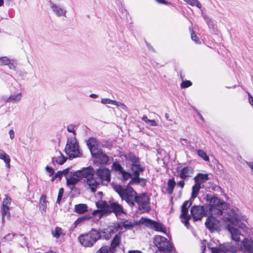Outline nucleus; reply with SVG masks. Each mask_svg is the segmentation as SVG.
Returning <instances> with one entry per match:
<instances>
[{"instance_id": "f257e3e1", "label": "nucleus", "mask_w": 253, "mask_h": 253, "mask_svg": "<svg viewBox=\"0 0 253 253\" xmlns=\"http://www.w3.org/2000/svg\"><path fill=\"white\" fill-rule=\"evenodd\" d=\"M206 201L208 205L195 206L191 210V214L194 220H201L204 215H221L222 211L227 209L226 203L211 194H207Z\"/></svg>"}, {"instance_id": "f03ea898", "label": "nucleus", "mask_w": 253, "mask_h": 253, "mask_svg": "<svg viewBox=\"0 0 253 253\" xmlns=\"http://www.w3.org/2000/svg\"><path fill=\"white\" fill-rule=\"evenodd\" d=\"M115 191L120 195L123 200H125L129 205H134L135 199L137 195L136 192L131 187L126 188L119 185L114 186Z\"/></svg>"}, {"instance_id": "7ed1b4c3", "label": "nucleus", "mask_w": 253, "mask_h": 253, "mask_svg": "<svg viewBox=\"0 0 253 253\" xmlns=\"http://www.w3.org/2000/svg\"><path fill=\"white\" fill-rule=\"evenodd\" d=\"M100 237L101 234L100 232L92 229L88 233L80 236L78 240L83 246L90 247L92 246Z\"/></svg>"}, {"instance_id": "20e7f679", "label": "nucleus", "mask_w": 253, "mask_h": 253, "mask_svg": "<svg viewBox=\"0 0 253 253\" xmlns=\"http://www.w3.org/2000/svg\"><path fill=\"white\" fill-rule=\"evenodd\" d=\"M154 243L161 251L175 253L172 246L169 240L164 237L160 235L156 236L154 238Z\"/></svg>"}, {"instance_id": "39448f33", "label": "nucleus", "mask_w": 253, "mask_h": 253, "mask_svg": "<svg viewBox=\"0 0 253 253\" xmlns=\"http://www.w3.org/2000/svg\"><path fill=\"white\" fill-rule=\"evenodd\" d=\"M65 152L70 158L80 157L81 153L79 149V145L75 137L68 138L66 145Z\"/></svg>"}, {"instance_id": "423d86ee", "label": "nucleus", "mask_w": 253, "mask_h": 253, "mask_svg": "<svg viewBox=\"0 0 253 253\" xmlns=\"http://www.w3.org/2000/svg\"><path fill=\"white\" fill-rule=\"evenodd\" d=\"M135 202L137 204L138 210L141 212L148 211L150 209L149 199L145 194H142L136 196Z\"/></svg>"}, {"instance_id": "0eeeda50", "label": "nucleus", "mask_w": 253, "mask_h": 253, "mask_svg": "<svg viewBox=\"0 0 253 253\" xmlns=\"http://www.w3.org/2000/svg\"><path fill=\"white\" fill-rule=\"evenodd\" d=\"M212 253H236L237 248L230 243L219 244L218 247L212 248Z\"/></svg>"}, {"instance_id": "6e6552de", "label": "nucleus", "mask_w": 253, "mask_h": 253, "mask_svg": "<svg viewBox=\"0 0 253 253\" xmlns=\"http://www.w3.org/2000/svg\"><path fill=\"white\" fill-rule=\"evenodd\" d=\"M140 222L151 229L165 233V229L163 225L149 218L142 217L140 220Z\"/></svg>"}, {"instance_id": "1a4fd4ad", "label": "nucleus", "mask_w": 253, "mask_h": 253, "mask_svg": "<svg viewBox=\"0 0 253 253\" xmlns=\"http://www.w3.org/2000/svg\"><path fill=\"white\" fill-rule=\"evenodd\" d=\"M126 159L131 163V169L132 172L140 170L144 171L143 168L140 167L138 158L132 153H128L126 155Z\"/></svg>"}, {"instance_id": "9d476101", "label": "nucleus", "mask_w": 253, "mask_h": 253, "mask_svg": "<svg viewBox=\"0 0 253 253\" xmlns=\"http://www.w3.org/2000/svg\"><path fill=\"white\" fill-rule=\"evenodd\" d=\"M79 174L80 173L78 170L74 172H68L66 174L67 184L71 189H72L74 186L81 180V176Z\"/></svg>"}, {"instance_id": "9b49d317", "label": "nucleus", "mask_w": 253, "mask_h": 253, "mask_svg": "<svg viewBox=\"0 0 253 253\" xmlns=\"http://www.w3.org/2000/svg\"><path fill=\"white\" fill-rule=\"evenodd\" d=\"M97 207L99 209V210L94 211L92 214L94 215L98 214V217L100 218L102 215L105 213H108L109 211V205L107 203L103 201H97L96 202Z\"/></svg>"}, {"instance_id": "f8f14e48", "label": "nucleus", "mask_w": 253, "mask_h": 253, "mask_svg": "<svg viewBox=\"0 0 253 253\" xmlns=\"http://www.w3.org/2000/svg\"><path fill=\"white\" fill-rule=\"evenodd\" d=\"M220 215H209L207 221L205 222L206 227L211 232L217 230L218 228L219 221L215 218Z\"/></svg>"}, {"instance_id": "ddd939ff", "label": "nucleus", "mask_w": 253, "mask_h": 253, "mask_svg": "<svg viewBox=\"0 0 253 253\" xmlns=\"http://www.w3.org/2000/svg\"><path fill=\"white\" fill-rule=\"evenodd\" d=\"M50 6L53 13L58 17H65L66 10L60 5L56 4L53 2H50Z\"/></svg>"}, {"instance_id": "4468645a", "label": "nucleus", "mask_w": 253, "mask_h": 253, "mask_svg": "<svg viewBox=\"0 0 253 253\" xmlns=\"http://www.w3.org/2000/svg\"><path fill=\"white\" fill-rule=\"evenodd\" d=\"M96 174L101 180L110 181V171L106 168H101L96 170Z\"/></svg>"}, {"instance_id": "2eb2a0df", "label": "nucleus", "mask_w": 253, "mask_h": 253, "mask_svg": "<svg viewBox=\"0 0 253 253\" xmlns=\"http://www.w3.org/2000/svg\"><path fill=\"white\" fill-rule=\"evenodd\" d=\"M78 171L80 173L79 175L81 176V180L83 178H85V180L90 178L94 176L95 173L94 169L90 167L84 168L82 169L78 170Z\"/></svg>"}, {"instance_id": "dca6fc26", "label": "nucleus", "mask_w": 253, "mask_h": 253, "mask_svg": "<svg viewBox=\"0 0 253 253\" xmlns=\"http://www.w3.org/2000/svg\"><path fill=\"white\" fill-rule=\"evenodd\" d=\"M85 183L86 186L92 192H94L96 191L97 187L99 186L100 181L97 179L93 176L90 178L85 180Z\"/></svg>"}, {"instance_id": "f3484780", "label": "nucleus", "mask_w": 253, "mask_h": 253, "mask_svg": "<svg viewBox=\"0 0 253 253\" xmlns=\"http://www.w3.org/2000/svg\"><path fill=\"white\" fill-rule=\"evenodd\" d=\"M143 171L137 170L133 171V174L134 176L131 178V180L129 182L128 184L132 185L133 184H139L141 186H144L146 184V180L144 178H139L140 172Z\"/></svg>"}, {"instance_id": "a211bd4d", "label": "nucleus", "mask_w": 253, "mask_h": 253, "mask_svg": "<svg viewBox=\"0 0 253 253\" xmlns=\"http://www.w3.org/2000/svg\"><path fill=\"white\" fill-rule=\"evenodd\" d=\"M241 249L249 253H253V240L245 238L242 242Z\"/></svg>"}, {"instance_id": "6ab92c4d", "label": "nucleus", "mask_w": 253, "mask_h": 253, "mask_svg": "<svg viewBox=\"0 0 253 253\" xmlns=\"http://www.w3.org/2000/svg\"><path fill=\"white\" fill-rule=\"evenodd\" d=\"M86 144L92 154H95L99 150L98 149V141L93 138H90L86 141Z\"/></svg>"}, {"instance_id": "aec40b11", "label": "nucleus", "mask_w": 253, "mask_h": 253, "mask_svg": "<svg viewBox=\"0 0 253 253\" xmlns=\"http://www.w3.org/2000/svg\"><path fill=\"white\" fill-rule=\"evenodd\" d=\"M193 173V169L191 167H186L178 172V175L182 179L192 176Z\"/></svg>"}, {"instance_id": "412c9836", "label": "nucleus", "mask_w": 253, "mask_h": 253, "mask_svg": "<svg viewBox=\"0 0 253 253\" xmlns=\"http://www.w3.org/2000/svg\"><path fill=\"white\" fill-rule=\"evenodd\" d=\"M109 211L108 212L112 211L115 213L116 216H118L124 213V210L122 206L116 202H113L109 205Z\"/></svg>"}, {"instance_id": "4be33fe9", "label": "nucleus", "mask_w": 253, "mask_h": 253, "mask_svg": "<svg viewBox=\"0 0 253 253\" xmlns=\"http://www.w3.org/2000/svg\"><path fill=\"white\" fill-rule=\"evenodd\" d=\"M227 228L231 234L232 239L235 241H239L241 235L239 230L231 225H228Z\"/></svg>"}, {"instance_id": "5701e85b", "label": "nucleus", "mask_w": 253, "mask_h": 253, "mask_svg": "<svg viewBox=\"0 0 253 253\" xmlns=\"http://www.w3.org/2000/svg\"><path fill=\"white\" fill-rule=\"evenodd\" d=\"M191 203L188 201H185L182 206L181 208V217L186 220L185 224L188 223V221L189 219V217L188 216V209L190 206Z\"/></svg>"}, {"instance_id": "b1692460", "label": "nucleus", "mask_w": 253, "mask_h": 253, "mask_svg": "<svg viewBox=\"0 0 253 253\" xmlns=\"http://www.w3.org/2000/svg\"><path fill=\"white\" fill-rule=\"evenodd\" d=\"M52 159L53 164L56 163L59 165H63L66 162L67 158L65 157L61 152L56 151L54 156Z\"/></svg>"}, {"instance_id": "393cba45", "label": "nucleus", "mask_w": 253, "mask_h": 253, "mask_svg": "<svg viewBox=\"0 0 253 253\" xmlns=\"http://www.w3.org/2000/svg\"><path fill=\"white\" fill-rule=\"evenodd\" d=\"M92 156L98 159L100 163L103 164H107L109 160L108 156L100 150H98L96 154H93Z\"/></svg>"}, {"instance_id": "a878e982", "label": "nucleus", "mask_w": 253, "mask_h": 253, "mask_svg": "<svg viewBox=\"0 0 253 253\" xmlns=\"http://www.w3.org/2000/svg\"><path fill=\"white\" fill-rule=\"evenodd\" d=\"M121 242V235L120 234L116 235L112 241L109 250L111 252H113L117 247H118Z\"/></svg>"}, {"instance_id": "bb28decb", "label": "nucleus", "mask_w": 253, "mask_h": 253, "mask_svg": "<svg viewBox=\"0 0 253 253\" xmlns=\"http://www.w3.org/2000/svg\"><path fill=\"white\" fill-rule=\"evenodd\" d=\"M0 65H7L10 69L14 70L15 69V66L13 63H12L9 59L6 57H2L0 58Z\"/></svg>"}, {"instance_id": "cd10ccee", "label": "nucleus", "mask_w": 253, "mask_h": 253, "mask_svg": "<svg viewBox=\"0 0 253 253\" xmlns=\"http://www.w3.org/2000/svg\"><path fill=\"white\" fill-rule=\"evenodd\" d=\"M1 215H2V219L1 222L2 224H4L5 222V218L6 217L7 219L9 220L10 218V213L9 212V207H1Z\"/></svg>"}, {"instance_id": "c85d7f7f", "label": "nucleus", "mask_w": 253, "mask_h": 253, "mask_svg": "<svg viewBox=\"0 0 253 253\" xmlns=\"http://www.w3.org/2000/svg\"><path fill=\"white\" fill-rule=\"evenodd\" d=\"M208 179V175L203 173H199L194 178L195 183L199 184V185H201V184L207 181Z\"/></svg>"}, {"instance_id": "c756f323", "label": "nucleus", "mask_w": 253, "mask_h": 253, "mask_svg": "<svg viewBox=\"0 0 253 253\" xmlns=\"http://www.w3.org/2000/svg\"><path fill=\"white\" fill-rule=\"evenodd\" d=\"M75 210L76 212L83 214L87 211V207L85 204H80L75 206Z\"/></svg>"}, {"instance_id": "7c9ffc66", "label": "nucleus", "mask_w": 253, "mask_h": 253, "mask_svg": "<svg viewBox=\"0 0 253 253\" xmlns=\"http://www.w3.org/2000/svg\"><path fill=\"white\" fill-rule=\"evenodd\" d=\"M22 98V94L21 93H18L16 94L11 95L10 96L8 99L7 101L16 103L19 101Z\"/></svg>"}, {"instance_id": "2f4dec72", "label": "nucleus", "mask_w": 253, "mask_h": 253, "mask_svg": "<svg viewBox=\"0 0 253 253\" xmlns=\"http://www.w3.org/2000/svg\"><path fill=\"white\" fill-rule=\"evenodd\" d=\"M175 182L174 178L169 179L168 182L167 191L169 194H171L173 192V189L175 185Z\"/></svg>"}, {"instance_id": "473e14b6", "label": "nucleus", "mask_w": 253, "mask_h": 253, "mask_svg": "<svg viewBox=\"0 0 253 253\" xmlns=\"http://www.w3.org/2000/svg\"><path fill=\"white\" fill-rule=\"evenodd\" d=\"M201 188V185L199 184H195L192 187V192L191 194V198L193 199L197 197L199 194V190Z\"/></svg>"}, {"instance_id": "72a5a7b5", "label": "nucleus", "mask_w": 253, "mask_h": 253, "mask_svg": "<svg viewBox=\"0 0 253 253\" xmlns=\"http://www.w3.org/2000/svg\"><path fill=\"white\" fill-rule=\"evenodd\" d=\"M46 208V201L45 196L42 195L40 200V209L42 211L45 212Z\"/></svg>"}, {"instance_id": "f704fd0d", "label": "nucleus", "mask_w": 253, "mask_h": 253, "mask_svg": "<svg viewBox=\"0 0 253 253\" xmlns=\"http://www.w3.org/2000/svg\"><path fill=\"white\" fill-rule=\"evenodd\" d=\"M11 199L9 198L8 196L5 195V198L3 199L1 207H9V206L11 205Z\"/></svg>"}, {"instance_id": "c9c22d12", "label": "nucleus", "mask_w": 253, "mask_h": 253, "mask_svg": "<svg viewBox=\"0 0 253 253\" xmlns=\"http://www.w3.org/2000/svg\"><path fill=\"white\" fill-rule=\"evenodd\" d=\"M187 4L191 6H196L198 8H201V5L198 0H184Z\"/></svg>"}, {"instance_id": "e433bc0d", "label": "nucleus", "mask_w": 253, "mask_h": 253, "mask_svg": "<svg viewBox=\"0 0 253 253\" xmlns=\"http://www.w3.org/2000/svg\"><path fill=\"white\" fill-rule=\"evenodd\" d=\"M197 152V154L201 158H202L204 160L206 161H209V159L208 156L207 155L206 153L202 150H196Z\"/></svg>"}, {"instance_id": "4c0bfd02", "label": "nucleus", "mask_w": 253, "mask_h": 253, "mask_svg": "<svg viewBox=\"0 0 253 253\" xmlns=\"http://www.w3.org/2000/svg\"><path fill=\"white\" fill-rule=\"evenodd\" d=\"M68 171L69 169H66L63 171H59L55 174V177H57V178H58L60 179L63 175L66 176Z\"/></svg>"}, {"instance_id": "58836bf2", "label": "nucleus", "mask_w": 253, "mask_h": 253, "mask_svg": "<svg viewBox=\"0 0 253 253\" xmlns=\"http://www.w3.org/2000/svg\"><path fill=\"white\" fill-rule=\"evenodd\" d=\"M112 168L116 171H119L121 173L124 170L121 165L118 163H114L113 164Z\"/></svg>"}, {"instance_id": "ea45409f", "label": "nucleus", "mask_w": 253, "mask_h": 253, "mask_svg": "<svg viewBox=\"0 0 253 253\" xmlns=\"http://www.w3.org/2000/svg\"><path fill=\"white\" fill-rule=\"evenodd\" d=\"M189 30L191 31V39L196 43H198L199 42V38L196 36L195 33L193 31L191 27L189 28Z\"/></svg>"}, {"instance_id": "a19ab883", "label": "nucleus", "mask_w": 253, "mask_h": 253, "mask_svg": "<svg viewBox=\"0 0 253 253\" xmlns=\"http://www.w3.org/2000/svg\"><path fill=\"white\" fill-rule=\"evenodd\" d=\"M62 230L61 228L56 227L54 231L52 232L53 237L56 238H58L60 237V235L62 234Z\"/></svg>"}, {"instance_id": "79ce46f5", "label": "nucleus", "mask_w": 253, "mask_h": 253, "mask_svg": "<svg viewBox=\"0 0 253 253\" xmlns=\"http://www.w3.org/2000/svg\"><path fill=\"white\" fill-rule=\"evenodd\" d=\"M101 103L103 104H110L114 105L116 104V101L110 99L109 98H102L101 99Z\"/></svg>"}, {"instance_id": "37998d69", "label": "nucleus", "mask_w": 253, "mask_h": 253, "mask_svg": "<svg viewBox=\"0 0 253 253\" xmlns=\"http://www.w3.org/2000/svg\"><path fill=\"white\" fill-rule=\"evenodd\" d=\"M8 155H7L4 151L0 149V159L5 161L7 158H9Z\"/></svg>"}, {"instance_id": "c03bdc74", "label": "nucleus", "mask_w": 253, "mask_h": 253, "mask_svg": "<svg viewBox=\"0 0 253 253\" xmlns=\"http://www.w3.org/2000/svg\"><path fill=\"white\" fill-rule=\"evenodd\" d=\"M122 175L124 181L127 180L128 179L131 177L130 173L124 170L122 173Z\"/></svg>"}, {"instance_id": "a18cd8bd", "label": "nucleus", "mask_w": 253, "mask_h": 253, "mask_svg": "<svg viewBox=\"0 0 253 253\" xmlns=\"http://www.w3.org/2000/svg\"><path fill=\"white\" fill-rule=\"evenodd\" d=\"M63 192H64V190L62 188H60L59 190L57 199V203H58V204H60V202L61 198L63 195Z\"/></svg>"}, {"instance_id": "49530a36", "label": "nucleus", "mask_w": 253, "mask_h": 253, "mask_svg": "<svg viewBox=\"0 0 253 253\" xmlns=\"http://www.w3.org/2000/svg\"><path fill=\"white\" fill-rule=\"evenodd\" d=\"M192 84L191 82L190 81H186L183 82L181 84V87L182 88H186L191 86Z\"/></svg>"}, {"instance_id": "de8ad7c7", "label": "nucleus", "mask_w": 253, "mask_h": 253, "mask_svg": "<svg viewBox=\"0 0 253 253\" xmlns=\"http://www.w3.org/2000/svg\"><path fill=\"white\" fill-rule=\"evenodd\" d=\"M115 105L117 106L120 109H122L124 110H126L127 109V107L125 104L116 101V104H115Z\"/></svg>"}, {"instance_id": "09e8293b", "label": "nucleus", "mask_w": 253, "mask_h": 253, "mask_svg": "<svg viewBox=\"0 0 253 253\" xmlns=\"http://www.w3.org/2000/svg\"><path fill=\"white\" fill-rule=\"evenodd\" d=\"M227 220L233 224H236L238 223L237 217L236 216H234L233 217H229L227 218Z\"/></svg>"}, {"instance_id": "8fccbe9b", "label": "nucleus", "mask_w": 253, "mask_h": 253, "mask_svg": "<svg viewBox=\"0 0 253 253\" xmlns=\"http://www.w3.org/2000/svg\"><path fill=\"white\" fill-rule=\"evenodd\" d=\"M45 169L46 171L48 172L49 176H51L54 174V170L51 167H50L47 166H46Z\"/></svg>"}, {"instance_id": "3c124183", "label": "nucleus", "mask_w": 253, "mask_h": 253, "mask_svg": "<svg viewBox=\"0 0 253 253\" xmlns=\"http://www.w3.org/2000/svg\"><path fill=\"white\" fill-rule=\"evenodd\" d=\"M75 126L71 125L68 126L67 130L70 132H73L75 134Z\"/></svg>"}, {"instance_id": "603ef678", "label": "nucleus", "mask_w": 253, "mask_h": 253, "mask_svg": "<svg viewBox=\"0 0 253 253\" xmlns=\"http://www.w3.org/2000/svg\"><path fill=\"white\" fill-rule=\"evenodd\" d=\"M96 253H108V249L107 247H102Z\"/></svg>"}, {"instance_id": "864d4df0", "label": "nucleus", "mask_w": 253, "mask_h": 253, "mask_svg": "<svg viewBox=\"0 0 253 253\" xmlns=\"http://www.w3.org/2000/svg\"><path fill=\"white\" fill-rule=\"evenodd\" d=\"M151 126H157V124L154 120H149L148 122L146 123Z\"/></svg>"}, {"instance_id": "5fc2aeb1", "label": "nucleus", "mask_w": 253, "mask_h": 253, "mask_svg": "<svg viewBox=\"0 0 253 253\" xmlns=\"http://www.w3.org/2000/svg\"><path fill=\"white\" fill-rule=\"evenodd\" d=\"M90 218V216L85 215V216H83L82 217H80L78 218V219L79 220L80 222H81L83 221L89 219Z\"/></svg>"}, {"instance_id": "6e6d98bb", "label": "nucleus", "mask_w": 253, "mask_h": 253, "mask_svg": "<svg viewBox=\"0 0 253 253\" xmlns=\"http://www.w3.org/2000/svg\"><path fill=\"white\" fill-rule=\"evenodd\" d=\"M184 180L185 179H182L181 180H180V181H179L178 183H177V185L179 186V187H181V188H183L184 186Z\"/></svg>"}, {"instance_id": "4d7b16f0", "label": "nucleus", "mask_w": 253, "mask_h": 253, "mask_svg": "<svg viewBox=\"0 0 253 253\" xmlns=\"http://www.w3.org/2000/svg\"><path fill=\"white\" fill-rule=\"evenodd\" d=\"M4 162L5 163L7 168L8 169L10 168V157L7 158V159Z\"/></svg>"}, {"instance_id": "13d9d810", "label": "nucleus", "mask_w": 253, "mask_h": 253, "mask_svg": "<svg viewBox=\"0 0 253 253\" xmlns=\"http://www.w3.org/2000/svg\"><path fill=\"white\" fill-rule=\"evenodd\" d=\"M9 137H10V139H13L15 136L14 131L12 129L10 130L9 131Z\"/></svg>"}, {"instance_id": "bf43d9fd", "label": "nucleus", "mask_w": 253, "mask_h": 253, "mask_svg": "<svg viewBox=\"0 0 253 253\" xmlns=\"http://www.w3.org/2000/svg\"><path fill=\"white\" fill-rule=\"evenodd\" d=\"M249 102L251 105L253 106V97L250 93H249Z\"/></svg>"}, {"instance_id": "052dcab7", "label": "nucleus", "mask_w": 253, "mask_h": 253, "mask_svg": "<svg viewBox=\"0 0 253 253\" xmlns=\"http://www.w3.org/2000/svg\"><path fill=\"white\" fill-rule=\"evenodd\" d=\"M155 0L159 3L165 4H167L168 3V2L166 1L165 0Z\"/></svg>"}, {"instance_id": "680f3d73", "label": "nucleus", "mask_w": 253, "mask_h": 253, "mask_svg": "<svg viewBox=\"0 0 253 253\" xmlns=\"http://www.w3.org/2000/svg\"><path fill=\"white\" fill-rule=\"evenodd\" d=\"M205 20L207 22V23L210 25V23L211 22V24H212L213 23V21H212V20L209 18H205Z\"/></svg>"}, {"instance_id": "e2e57ef3", "label": "nucleus", "mask_w": 253, "mask_h": 253, "mask_svg": "<svg viewBox=\"0 0 253 253\" xmlns=\"http://www.w3.org/2000/svg\"><path fill=\"white\" fill-rule=\"evenodd\" d=\"M127 253H142L141 251L138 250L129 251Z\"/></svg>"}, {"instance_id": "0e129e2a", "label": "nucleus", "mask_w": 253, "mask_h": 253, "mask_svg": "<svg viewBox=\"0 0 253 253\" xmlns=\"http://www.w3.org/2000/svg\"><path fill=\"white\" fill-rule=\"evenodd\" d=\"M142 120L144 121L146 123H147L148 121H149V119H148L147 117L145 115L143 116V117L142 118Z\"/></svg>"}, {"instance_id": "69168bd1", "label": "nucleus", "mask_w": 253, "mask_h": 253, "mask_svg": "<svg viewBox=\"0 0 253 253\" xmlns=\"http://www.w3.org/2000/svg\"><path fill=\"white\" fill-rule=\"evenodd\" d=\"M81 223L80 221H79V220L78 219H77L74 223V228H76V226L80 223Z\"/></svg>"}, {"instance_id": "338daca9", "label": "nucleus", "mask_w": 253, "mask_h": 253, "mask_svg": "<svg viewBox=\"0 0 253 253\" xmlns=\"http://www.w3.org/2000/svg\"><path fill=\"white\" fill-rule=\"evenodd\" d=\"M89 96L91 97V98H95L96 97H97V95L95 94H90Z\"/></svg>"}, {"instance_id": "774afa93", "label": "nucleus", "mask_w": 253, "mask_h": 253, "mask_svg": "<svg viewBox=\"0 0 253 253\" xmlns=\"http://www.w3.org/2000/svg\"><path fill=\"white\" fill-rule=\"evenodd\" d=\"M249 167L253 169V163H248Z\"/></svg>"}]
</instances>
